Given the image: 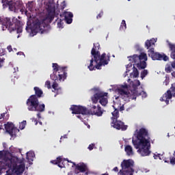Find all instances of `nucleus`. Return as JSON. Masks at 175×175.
Wrapping results in <instances>:
<instances>
[{"label": "nucleus", "instance_id": "24", "mask_svg": "<svg viewBox=\"0 0 175 175\" xmlns=\"http://www.w3.org/2000/svg\"><path fill=\"white\" fill-rule=\"evenodd\" d=\"M169 47L171 51L170 57L172 59H175V45L173 44H169Z\"/></svg>", "mask_w": 175, "mask_h": 175}, {"label": "nucleus", "instance_id": "33", "mask_svg": "<svg viewBox=\"0 0 175 175\" xmlns=\"http://www.w3.org/2000/svg\"><path fill=\"white\" fill-rule=\"evenodd\" d=\"M170 162L171 165H175V150L173 153V155L170 157Z\"/></svg>", "mask_w": 175, "mask_h": 175}, {"label": "nucleus", "instance_id": "28", "mask_svg": "<svg viewBox=\"0 0 175 175\" xmlns=\"http://www.w3.org/2000/svg\"><path fill=\"white\" fill-rule=\"evenodd\" d=\"M76 167L81 173H84L87 170V166L84 164L77 165Z\"/></svg>", "mask_w": 175, "mask_h": 175}, {"label": "nucleus", "instance_id": "58", "mask_svg": "<svg viewBox=\"0 0 175 175\" xmlns=\"http://www.w3.org/2000/svg\"><path fill=\"white\" fill-rule=\"evenodd\" d=\"M36 125H38V122H36Z\"/></svg>", "mask_w": 175, "mask_h": 175}, {"label": "nucleus", "instance_id": "32", "mask_svg": "<svg viewBox=\"0 0 175 175\" xmlns=\"http://www.w3.org/2000/svg\"><path fill=\"white\" fill-rule=\"evenodd\" d=\"M133 77H139V70L135 66H133Z\"/></svg>", "mask_w": 175, "mask_h": 175}, {"label": "nucleus", "instance_id": "35", "mask_svg": "<svg viewBox=\"0 0 175 175\" xmlns=\"http://www.w3.org/2000/svg\"><path fill=\"white\" fill-rule=\"evenodd\" d=\"M148 75V70H144L142 72H141V78L143 79L146 76Z\"/></svg>", "mask_w": 175, "mask_h": 175}, {"label": "nucleus", "instance_id": "40", "mask_svg": "<svg viewBox=\"0 0 175 175\" xmlns=\"http://www.w3.org/2000/svg\"><path fill=\"white\" fill-rule=\"evenodd\" d=\"M29 155H31V157H33V153H32V152H27V155H26L27 159H29Z\"/></svg>", "mask_w": 175, "mask_h": 175}, {"label": "nucleus", "instance_id": "54", "mask_svg": "<svg viewBox=\"0 0 175 175\" xmlns=\"http://www.w3.org/2000/svg\"><path fill=\"white\" fill-rule=\"evenodd\" d=\"M5 175H12V173H9L7 172V174Z\"/></svg>", "mask_w": 175, "mask_h": 175}, {"label": "nucleus", "instance_id": "2", "mask_svg": "<svg viewBox=\"0 0 175 175\" xmlns=\"http://www.w3.org/2000/svg\"><path fill=\"white\" fill-rule=\"evenodd\" d=\"M100 47L99 43H96L94 44V46L92 49V59L90 60V64L88 66V68L90 71L96 70V69L100 70L101 69L100 67L109 65V62H110L111 55L109 53L107 55L106 53L100 55V52H99Z\"/></svg>", "mask_w": 175, "mask_h": 175}, {"label": "nucleus", "instance_id": "20", "mask_svg": "<svg viewBox=\"0 0 175 175\" xmlns=\"http://www.w3.org/2000/svg\"><path fill=\"white\" fill-rule=\"evenodd\" d=\"M62 162H64V159H62V157H57L56 160L51 161V163H53V165H57V166L61 168L65 167V165L61 164Z\"/></svg>", "mask_w": 175, "mask_h": 175}, {"label": "nucleus", "instance_id": "38", "mask_svg": "<svg viewBox=\"0 0 175 175\" xmlns=\"http://www.w3.org/2000/svg\"><path fill=\"white\" fill-rule=\"evenodd\" d=\"M45 85L46 87H47V88H49V90H50V88H51V83L50 82V81H46L45 82Z\"/></svg>", "mask_w": 175, "mask_h": 175}, {"label": "nucleus", "instance_id": "41", "mask_svg": "<svg viewBox=\"0 0 175 175\" xmlns=\"http://www.w3.org/2000/svg\"><path fill=\"white\" fill-rule=\"evenodd\" d=\"M61 6H62V10H64V9H65V8H66V3L65 1H63L61 4Z\"/></svg>", "mask_w": 175, "mask_h": 175}, {"label": "nucleus", "instance_id": "16", "mask_svg": "<svg viewBox=\"0 0 175 175\" xmlns=\"http://www.w3.org/2000/svg\"><path fill=\"white\" fill-rule=\"evenodd\" d=\"M88 116L91 114L92 116H97V117H100L103 114L100 105H97V107L93 105L90 110L88 109Z\"/></svg>", "mask_w": 175, "mask_h": 175}, {"label": "nucleus", "instance_id": "30", "mask_svg": "<svg viewBox=\"0 0 175 175\" xmlns=\"http://www.w3.org/2000/svg\"><path fill=\"white\" fill-rule=\"evenodd\" d=\"M2 55H5V52L0 53V68H2V64L5 62V57H2Z\"/></svg>", "mask_w": 175, "mask_h": 175}, {"label": "nucleus", "instance_id": "1", "mask_svg": "<svg viewBox=\"0 0 175 175\" xmlns=\"http://www.w3.org/2000/svg\"><path fill=\"white\" fill-rule=\"evenodd\" d=\"M136 139H132V143L137 150L138 154H140L141 157H148L151 154L150 148H151V142L150 138V134L148 130L146 128H141L139 131L136 130L134 134Z\"/></svg>", "mask_w": 175, "mask_h": 175}, {"label": "nucleus", "instance_id": "18", "mask_svg": "<svg viewBox=\"0 0 175 175\" xmlns=\"http://www.w3.org/2000/svg\"><path fill=\"white\" fill-rule=\"evenodd\" d=\"M155 39L152 38L150 40H147L145 42V47L148 50V51H151L154 50L155 49V43H156Z\"/></svg>", "mask_w": 175, "mask_h": 175}, {"label": "nucleus", "instance_id": "8", "mask_svg": "<svg viewBox=\"0 0 175 175\" xmlns=\"http://www.w3.org/2000/svg\"><path fill=\"white\" fill-rule=\"evenodd\" d=\"M26 105L29 111H38L39 113H43L44 109H46V105H44V104H40L39 99L36 98V96H30L27 100Z\"/></svg>", "mask_w": 175, "mask_h": 175}, {"label": "nucleus", "instance_id": "51", "mask_svg": "<svg viewBox=\"0 0 175 175\" xmlns=\"http://www.w3.org/2000/svg\"><path fill=\"white\" fill-rule=\"evenodd\" d=\"M172 76L175 78V71L172 72Z\"/></svg>", "mask_w": 175, "mask_h": 175}, {"label": "nucleus", "instance_id": "9", "mask_svg": "<svg viewBox=\"0 0 175 175\" xmlns=\"http://www.w3.org/2000/svg\"><path fill=\"white\" fill-rule=\"evenodd\" d=\"M134 166L135 161L131 159L123 160L121 163L122 170H120L118 175H133L135 172Z\"/></svg>", "mask_w": 175, "mask_h": 175}, {"label": "nucleus", "instance_id": "11", "mask_svg": "<svg viewBox=\"0 0 175 175\" xmlns=\"http://www.w3.org/2000/svg\"><path fill=\"white\" fill-rule=\"evenodd\" d=\"M175 98V83L172 84L170 90H168L160 98L161 102H165L166 105H169L170 99Z\"/></svg>", "mask_w": 175, "mask_h": 175}, {"label": "nucleus", "instance_id": "49", "mask_svg": "<svg viewBox=\"0 0 175 175\" xmlns=\"http://www.w3.org/2000/svg\"><path fill=\"white\" fill-rule=\"evenodd\" d=\"M128 66H132V64H129V65H127V67H126V73H128V72H129V70H128Z\"/></svg>", "mask_w": 175, "mask_h": 175}, {"label": "nucleus", "instance_id": "14", "mask_svg": "<svg viewBox=\"0 0 175 175\" xmlns=\"http://www.w3.org/2000/svg\"><path fill=\"white\" fill-rule=\"evenodd\" d=\"M72 114H82L83 116H88V109L81 105H72L70 107Z\"/></svg>", "mask_w": 175, "mask_h": 175}, {"label": "nucleus", "instance_id": "39", "mask_svg": "<svg viewBox=\"0 0 175 175\" xmlns=\"http://www.w3.org/2000/svg\"><path fill=\"white\" fill-rule=\"evenodd\" d=\"M94 147H95V144H91L89 145L88 148L90 151H92V150H94Z\"/></svg>", "mask_w": 175, "mask_h": 175}, {"label": "nucleus", "instance_id": "43", "mask_svg": "<svg viewBox=\"0 0 175 175\" xmlns=\"http://www.w3.org/2000/svg\"><path fill=\"white\" fill-rule=\"evenodd\" d=\"M5 114H6V112H4V113H1V116H0V120H5Z\"/></svg>", "mask_w": 175, "mask_h": 175}, {"label": "nucleus", "instance_id": "17", "mask_svg": "<svg viewBox=\"0 0 175 175\" xmlns=\"http://www.w3.org/2000/svg\"><path fill=\"white\" fill-rule=\"evenodd\" d=\"M111 125L118 131H120V129H121V131H126V129H128V126L124 124V122L121 120H118L117 119L115 120L113 119V120H112Z\"/></svg>", "mask_w": 175, "mask_h": 175}, {"label": "nucleus", "instance_id": "56", "mask_svg": "<svg viewBox=\"0 0 175 175\" xmlns=\"http://www.w3.org/2000/svg\"><path fill=\"white\" fill-rule=\"evenodd\" d=\"M66 161H68V162H70V163H72V161H69V160L66 159Z\"/></svg>", "mask_w": 175, "mask_h": 175}, {"label": "nucleus", "instance_id": "55", "mask_svg": "<svg viewBox=\"0 0 175 175\" xmlns=\"http://www.w3.org/2000/svg\"><path fill=\"white\" fill-rule=\"evenodd\" d=\"M53 18H54V16L51 17V20H53Z\"/></svg>", "mask_w": 175, "mask_h": 175}, {"label": "nucleus", "instance_id": "27", "mask_svg": "<svg viewBox=\"0 0 175 175\" xmlns=\"http://www.w3.org/2000/svg\"><path fill=\"white\" fill-rule=\"evenodd\" d=\"M5 125V129L6 131V132H8V133H9L12 129H13L14 127V124H13V123L12 122H8L7 124H4Z\"/></svg>", "mask_w": 175, "mask_h": 175}, {"label": "nucleus", "instance_id": "19", "mask_svg": "<svg viewBox=\"0 0 175 175\" xmlns=\"http://www.w3.org/2000/svg\"><path fill=\"white\" fill-rule=\"evenodd\" d=\"M63 16L67 24H72V22L73 21V14L72 12L65 11L63 13Z\"/></svg>", "mask_w": 175, "mask_h": 175}, {"label": "nucleus", "instance_id": "57", "mask_svg": "<svg viewBox=\"0 0 175 175\" xmlns=\"http://www.w3.org/2000/svg\"><path fill=\"white\" fill-rule=\"evenodd\" d=\"M26 30L28 31V26L26 27Z\"/></svg>", "mask_w": 175, "mask_h": 175}, {"label": "nucleus", "instance_id": "45", "mask_svg": "<svg viewBox=\"0 0 175 175\" xmlns=\"http://www.w3.org/2000/svg\"><path fill=\"white\" fill-rule=\"evenodd\" d=\"M3 148H5V150H6V147H8V144L6 143L3 142Z\"/></svg>", "mask_w": 175, "mask_h": 175}, {"label": "nucleus", "instance_id": "42", "mask_svg": "<svg viewBox=\"0 0 175 175\" xmlns=\"http://www.w3.org/2000/svg\"><path fill=\"white\" fill-rule=\"evenodd\" d=\"M102 16H103V11H101L96 16V18H101Z\"/></svg>", "mask_w": 175, "mask_h": 175}, {"label": "nucleus", "instance_id": "47", "mask_svg": "<svg viewBox=\"0 0 175 175\" xmlns=\"http://www.w3.org/2000/svg\"><path fill=\"white\" fill-rule=\"evenodd\" d=\"M124 109H125V108L124 107V105H122V106H121V107H120V111H124Z\"/></svg>", "mask_w": 175, "mask_h": 175}, {"label": "nucleus", "instance_id": "61", "mask_svg": "<svg viewBox=\"0 0 175 175\" xmlns=\"http://www.w3.org/2000/svg\"><path fill=\"white\" fill-rule=\"evenodd\" d=\"M127 1H130L131 0H127Z\"/></svg>", "mask_w": 175, "mask_h": 175}, {"label": "nucleus", "instance_id": "44", "mask_svg": "<svg viewBox=\"0 0 175 175\" xmlns=\"http://www.w3.org/2000/svg\"><path fill=\"white\" fill-rule=\"evenodd\" d=\"M7 49L8 50L9 53H11V51H13V49L10 45L7 47Z\"/></svg>", "mask_w": 175, "mask_h": 175}, {"label": "nucleus", "instance_id": "22", "mask_svg": "<svg viewBox=\"0 0 175 175\" xmlns=\"http://www.w3.org/2000/svg\"><path fill=\"white\" fill-rule=\"evenodd\" d=\"M135 64L138 69H146V68H147V63L146 61H141Z\"/></svg>", "mask_w": 175, "mask_h": 175}, {"label": "nucleus", "instance_id": "59", "mask_svg": "<svg viewBox=\"0 0 175 175\" xmlns=\"http://www.w3.org/2000/svg\"><path fill=\"white\" fill-rule=\"evenodd\" d=\"M112 57H113V58H114V57H116V56L114 55H113Z\"/></svg>", "mask_w": 175, "mask_h": 175}, {"label": "nucleus", "instance_id": "29", "mask_svg": "<svg viewBox=\"0 0 175 175\" xmlns=\"http://www.w3.org/2000/svg\"><path fill=\"white\" fill-rule=\"evenodd\" d=\"M125 29H126V22H125V20H122L120 24V30L125 31Z\"/></svg>", "mask_w": 175, "mask_h": 175}, {"label": "nucleus", "instance_id": "13", "mask_svg": "<svg viewBox=\"0 0 175 175\" xmlns=\"http://www.w3.org/2000/svg\"><path fill=\"white\" fill-rule=\"evenodd\" d=\"M148 55L150 57L153 61H168L169 57L165 54H161L158 52H155L154 50L148 51Z\"/></svg>", "mask_w": 175, "mask_h": 175}, {"label": "nucleus", "instance_id": "52", "mask_svg": "<svg viewBox=\"0 0 175 175\" xmlns=\"http://www.w3.org/2000/svg\"><path fill=\"white\" fill-rule=\"evenodd\" d=\"M77 118H79L80 120H81V116L78 115V116H77Z\"/></svg>", "mask_w": 175, "mask_h": 175}, {"label": "nucleus", "instance_id": "36", "mask_svg": "<svg viewBox=\"0 0 175 175\" xmlns=\"http://www.w3.org/2000/svg\"><path fill=\"white\" fill-rule=\"evenodd\" d=\"M172 68L173 67H172V64H171V66L170 65H167L166 67H165V72L167 73H171V72L173 70Z\"/></svg>", "mask_w": 175, "mask_h": 175}, {"label": "nucleus", "instance_id": "25", "mask_svg": "<svg viewBox=\"0 0 175 175\" xmlns=\"http://www.w3.org/2000/svg\"><path fill=\"white\" fill-rule=\"evenodd\" d=\"M115 110L111 113L113 117L111 118L112 121L117 120V118H118V117H120V111H118V109L114 108Z\"/></svg>", "mask_w": 175, "mask_h": 175}, {"label": "nucleus", "instance_id": "6", "mask_svg": "<svg viewBox=\"0 0 175 175\" xmlns=\"http://www.w3.org/2000/svg\"><path fill=\"white\" fill-rule=\"evenodd\" d=\"M1 3H3V8L8 6L10 12H14V13L21 12L22 14H27V11L25 10L24 3L21 0H1Z\"/></svg>", "mask_w": 175, "mask_h": 175}, {"label": "nucleus", "instance_id": "50", "mask_svg": "<svg viewBox=\"0 0 175 175\" xmlns=\"http://www.w3.org/2000/svg\"><path fill=\"white\" fill-rule=\"evenodd\" d=\"M37 117H38V118H42V116H41V115H40V113H38L37 114Z\"/></svg>", "mask_w": 175, "mask_h": 175}, {"label": "nucleus", "instance_id": "15", "mask_svg": "<svg viewBox=\"0 0 175 175\" xmlns=\"http://www.w3.org/2000/svg\"><path fill=\"white\" fill-rule=\"evenodd\" d=\"M129 61L134 62V64H137L139 62L147 61V54L145 53H141L139 55H133V56H129Z\"/></svg>", "mask_w": 175, "mask_h": 175}, {"label": "nucleus", "instance_id": "4", "mask_svg": "<svg viewBox=\"0 0 175 175\" xmlns=\"http://www.w3.org/2000/svg\"><path fill=\"white\" fill-rule=\"evenodd\" d=\"M52 68L53 69V74L51 75V80L55 81L52 85L53 90H58V84L56 81H64L67 77L66 66H60L57 63H53Z\"/></svg>", "mask_w": 175, "mask_h": 175}, {"label": "nucleus", "instance_id": "31", "mask_svg": "<svg viewBox=\"0 0 175 175\" xmlns=\"http://www.w3.org/2000/svg\"><path fill=\"white\" fill-rule=\"evenodd\" d=\"M27 9L31 12L32 9L33 8V1H28L27 4Z\"/></svg>", "mask_w": 175, "mask_h": 175}, {"label": "nucleus", "instance_id": "62", "mask_svg": "<svg viewBox=\"0 0 175 175\" xmlns=\"http://www.w3.org/2000/svg\"><path fill=\"white\" fill-rule=\"evenodd\" d=\"M165 162H167V161H165Z\"/></svg>", "mask_w": 175, "mask_h": 175}, {"label": "nucleus", "instance_id": "53", "mask_svg": "<svg viewBox=\"0 0 175 175\" xmlns=\"http://www.w3.org/2000/svg\"><path fill=\"white\" fill-rule=\"evenodd\" d=\"M154 159H158V156H154Z\"/></svg>", "mask_w": 175, "mask_h": 175}, {"label": "nucleus", "instance_id": "46", "mask_svg": "<svg viewBox=\"0 0 175 175\" xmlns=\"http://www.w3.org/2000/svg\"><path fill=\"white\" fill-rule=\"evenodd\" d=\"M171 65H172V68H173L174 69L175 68V61L172 62Z\"/></svg>", "mask_w": 175, "mask_h": 175}, {"label": "nucleus", "instance_id": "23", "mask_svg": "<svg viewBox=\"0 0 175 175\" xmlns=\"http://www.w3.org/2000/svg\"><path fill=\"white\" fill-rule=\"evenodd\" d=\"M124 151L126 152V154L129 157L133 155V149L131 145H126L124 148Z\"/></svg>", "mask_w": 175, "mask_h": 175}, {"label": "nucleus", "instance_id": "60", "mask_svg": "<svg viewBox=\"0 0 175 175\" xmlns=\"http://www.w3.org/2000/svg\"><path fill=\"white\" fill-rule=\"evenodd\" d=\"M88 128H90V126H88Z\"/></svg>", "mask_w": 175, "mask_h": 175}, {"label": "nucleus", "instance_id": "26", "mask_svg": "<svg viewBox=\"0 0 175 175\" xmlns=\"http://www.w3.org/2000/svg\"><path fill=\"white\" fill-rule=\"evenodd\" d=\"M18 132H20V130L17 129V127L14 126L8 133L13 137V136H16Z\"/></svg>", "mask_w": 175, "mask_h": 175}, {"label": "nucleus", "instance_id": "37", "mask_svg": "<svg viewBox=\"0 0 175 175\" xmlns=\"http://www.w3.org/2000/svg\"><path fill=\"white\" fill-rule=\"evenodd\" d=\"M57 28H64V22L61 19L57 22Z\"/></svg>", "mask_w": 175, "mask_h": 175}, {"label": "nucleus", "instance_id": "21", "mask_svg": "<svg viewBox=\"0 0 175 175\" xmlns=\"http://www.w3.org/2000/svg\"><path fill=\"white\" fill-rule=\"evenodd\" d=\"M33 90L35 91V94H33V96H35L37 99L43 96V90L40 89L39 87H34Z\"/></svg>", "mask_w": 175, "mask_h": 175}, {"label": "nucleus", "instance_id": "48", "mask_svg": "<svg viewBox=\"0 0 175 175\" xmlns=\"http://www.w3.org/2000/svg\"><path fill=\"white\" fill-rule=\"evenodd\" d=\"M113 172H118V167H115L113 169Z\"/></svg>", "mask_w": 175, "mask_h": 175}, {"label": "nucleus", "instance_id": "7", "mask_svg": "<svg viewBox=\"0 0 175 175\" xmlns=\"http://www.w3.org/2000/svg\"><path fill=\"white\" fill-rule=\"evenodd\" d=\"M2 25L8 28L10 32L12 31H16L17 33H21L23 32V22L14 17L12 18H4Z\"/></svg>", "mask_w": 175, "mask_h": 175}, {"label": "nucleus", "instance_id": "34", "mask_svg": "<svg viewBox=\"0 0 175 175\" xmlns=\"http://www.w3.org/2000/svg\"><path fill=\"white\" fill-rule=\"evenodd\" d=\"M25 125H27V120H23L22 122L19 123V129H24V128H25Z\"/></svg>", "mask_w": 175, "mask_h": 175}, {"label": "nucleus", "instance_id": "12", "mask_svg": "<svg viewBox=\"0 0 175 175\" xmlns=\"http://www.w3.org/2000/svg\"><path fill=\"white\" fill-rule=\"evenodd\" d=\"M44 27H46V24L44 22L39 20L36 21L31 28V32L32 33H44L46 32Z\"/></svg>", "mask_w": 175, "mask_h": 175}, {"label": "nucleus", "instance_id": "10", "mask_svg": "<svg viewBox=\"0 0 175 175\" xmlns=\"http://www.w3.org/2000/svg\"><path fill=\"white\" fill-rule=\"evenodd\" d=\"M98 100L99 103H100L102 106H106V105L108 103L107 93L98 92L97 93L94 94L93 96H92V101L93 103H96Z\"/></svg>", "mask_w": 175, "mask_h": 175}, {"label": "nucleus", "instance_id": "5", "mask_svg": "<svg viewBox=\"0 0 175 175\" xmlns=\"http://www.w3.org/2000/svg\"><path fill=\"white\" fill-rule=\"evenodd\" d=\"M139 85H140V81L137 80L135 81V84L133 85V90L131 91V94L129 91H128V85H122L121 88L118 89L119 96L116 97V99H118V98H121L124 100H128L129 99H136V98L140 95V93L137 92V87H139Z\"/></svg>", "mask_w": 175, "mask_h": 175}, {"label": "nucleus", "instance_id": "3", "mask_svg": "<svg viewBox=\"0 0 175 175\" xmlns=\"http://www.w3.org/2000/svg\"><path fill=\"white\" fill-rule=\"evenodd\" d=\"M0 159L3 161L1 163V170H6V169H12L16 175H23L25 170V165H17L18 158L12 156L9 150L0 151Z\"/></svg>", "mask_w": 175, "mask_h": 175}]
</instances>
